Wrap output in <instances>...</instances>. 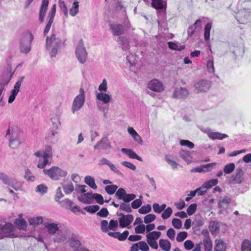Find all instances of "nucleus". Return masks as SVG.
Segmentation results:
<instances>
[{"instance_id": "obj_1", "label": "nucleus", "mask_w": 251, "mask_h": 251, "mask_svg": "<svg viewBox=\"0 0 251 251\" xmlns=\"http://www.w3.org/2000/svg\"><path fill=\"white\" fill-rule=\"evenodd\" d=\"M118 226L117 220H111L108 223L107 220H103L100 223V229L102 232L106 233L109 236L118 239L120 241H124L127 238L129 232L127 230L122 233L116 232Z\"/></svg>"}, {"instance_id": "obj_2", "label": "nucleus", "mask_w": 251, "mask_h": 251, "mask_svg": "<svg viewBox=\"0 0 251 251\" xmlns=\"http://www.w3.org/2000/svg\"><path fill=\"white\" fill-rule=\"evenodd\" d=\"M46 43L47 50H50V56L51 57H55L60 47L61 39L57 37L54 33H52L50 37H47Z\"/></svg>"}, {"instance_id": "obj_3", "label": "nucleus", "mask_w": 251, "mask_h": 251, "mask_svg": "<svg viewBox=\"0 0 251 251\" xmlns=\"http://www.w3.org/2000/svg\"><path fill=\"white\" fill-rule=\"evenodd\" d=\"M43 172L51 179L55 180H59L60 177H65L67 175V171L56 166L52 167L48 170L44 169Z\"/></svg>"}, {"instance_id": "obj_4", "label": "nucleus", "mask_w": 251, "mask_h": 251, "mask_svg": "<svg viewBox=\"0 0 251 251\" xmlns=\"http://www.w3.org/2000/svg\"><path fill=\"white\" fill-rule=\"evenodd\" d=\"M84 90L82 88L79 89V94L74 100L72 105L71 111L73 114L79 111L83 106L85 97Z\"/></svg>"}, {"instance_id": "obj_5", "label": "nucleus", "mask_w": 251, "mask_h": 251, "mask_svg": "<svg viewBox=\"0 0 251 251\" xmlns=\"http://www.w3.org/2000/svg\"><path fill=\"white\" fill-rule=\"evenodd\" d=\"M33 39V36L31 33L25 34L22 37L20 42V50L21 52L27 53L31 50V43Z\"/></svg>"}, {"instance_id": "obj_6", "label": "nucleus", "mask_w": 251, "mask_h": 251, "mask_svg": "<svg viewBox=\"0 0 251 251\" xmlns=\"http://www.w3.org/2000/svg\"><path fill=\"white\" fill-rule=\"evenodd\" d=\"M76 57L80 63H84L87 59L88 53L84 46L82 40H80L76 46L75 50Z\"/></svg>"}, {"instance_id": "obj_7", "label": "nucleus", "mask_w": 251, "mask_h": 251, "mask_svg": "<svg viewBox=\"0 0 251 251\" xmlns=\"http://www.w3.org/2000/svg\"><path fill=\"white\" fill-rule=\"evenodd\" d=\"M70 229L68 227L60 228L59 227V230L57 233V236L53 238V241L55 242H61L66 240L69 236H71Z\"/></svg>"}, {"instance_id": "obj_8", "label": "nucleus", "mask_w": 251, "mask_h": 251, "mask_svg": "<svg viewBox=\"0 0 251 251\" xmlns=\"http://www.w3.org/2000/svg\"><path fill=\"white\" fill-rule=\"evenodd\" d=\"M211 86V83L209 81L202 79L196 83L194 87L195 91L197 93L205 92L209 90Z\"/></svg>"}, {"instance_id": "obj_9", "label": "nucleus", "mask_w": 251, "mask_h": 251, "mask_svg": "<svg viewBox=\"0 0 251 251\" xmlns=\"http://www.w3.org/2000/svg\"><path fill=\"white\" fill-rule=\"evenodd\" d=\"M24 79V76L20 77L15 84L14 89L11 90V94L8 99V102L9 103H11L15 100L16 96L20 91V89Z\"/></svg>"}, {"instance_id": "obj_10", "label": "nucleus", "mask_w": 251, "mask_h": 251, "mask_svg": "<svg viewBox=\"0 0 251 251\" xmlns=\"http://www.w3.org/2000/svg\"><path fill=\"white\" fill-rule=\"evenodd\" d=\"M127 60L130 64L131 76L137 81V79L135 76L136 75H140L141 71L140 69L135 71L134 70V68L133 67V66L135 65L137 63V60H136L135 56L133 54L127 55Z\"/></svg>"}, {"instance_id": "obj_11", "label": "nucleus", "mask_w": 251, "mask_h": 251, "mask_svg": "<svg viewBox=\"0 0 251 251\" xmlns=\"http://www.w3.org/2000/svg\"><path fill=\"white\" fill-rule=\"evenodd\" d=\"M11 134L9 139V147L12 149H16L21 144L20 133L16 131H12Z\"/></svg>"}, {"instance_id": "obj_12", "label": "nucleus", "mask_w": 251, "mask_h": 251, "mask_svg": "<svg viewBox=\"0 0 251 251\" xmlns=\"http://www.w3.org/2000/svg\"><path fill=\"white\" fill-rule=\"evenodd\" d=\"M119 216H121L119 218V224L121 227H125L129 225L133 220V217L131 214L125 215L122 213L117 212Z\"/></svg>"}, {"instance_id": "obj_13", "label": "nucleus", "mask_w": 251, "mask_h": 251, "mask_svg": "<svg viewBox=\"0 0 251 251\" xmlns=\"http://www.w3.org/2000/svg\"><path fill=\"white\" fill-rule=\"evenodd\" d=\"M148 88L156 92H161L164 89L162 82L157 79H154L150 81L148 83Z\"/></svg>"}, {"instance_id": "obj_14", "label": "nucleus", "mask_w": 251, "mask_h": 251, "mask_svg": "<svg viewBox=\"0 0 251 251\" xmlns=\"http://www.w3.org/2000/svg\"><path fill=\"white\" fill-rule=\"evenodd\" d=\"M189 95V92L186 88L176 87L175 89L173 97L177 99H183L186 98Z\"/></svg>"}, {"instance_id": "obj_15", "label": "nucleus", "mask_w": 251, "mask_h": 251, "mask_svg": "<svg viewBox=\"0 0 251 251\" xmlns=\"http://www.w3.org/2000/svg\"><path fill=\"white\" fill-rule=\"evenodd\" d=\"M202 235L204 236L203 240L205 251H211L212 249V243L209 237V231L207 229L202 230Z\"/></svg>"}, {"instance_id": "obj_16", "label": "nucleus", "mask_w": 251, "mask_h": 251, "mask_svg": "<svg viewBox=\"0 0 251 251\" xmlns=\"http://www.w3.org/2000/svg\"><path fill=\"white\" fill-rule=\"evenodd\" d=\"M111 148L110 142L108 138L106 137L102 138V139L94 146V149H102L106 150Z\"/></svg>"}, {"instance_id": "obj_17", "label": "nucleus", "mask_w": 251, "mask_h": 251, "mask_svg": "<svg viewBox=\"0 0 251 251\" xmlns=\"http://www.w3.org/2000/svg\"><path fill=\"white\" fill-rule=\"evenodd\" d=\"M43 224L50 234H57L59 228L58 224L50 222H44Z\"/></svg>"}, {"instance_id": "obj_18", "label": "nucleus", "mask_w": 251, "mask_h": 251, "mask_svg": "<svg viewBox=\"0 0 251 251\" xmlns=\"http://www.w3.org/2000/svg\"><path fill=\"white\" fill-rule=\"evenodd\" d=\"M14 226L11 223H6L4 225H0V234L2 235L1 238L6 236L13 231Z\"/></svg>"}, {"instance_id": "obj_19", "label": "nucleus", "mask_w": 251, "mask_h": 251, "mask_svg": "<svg viewBox=\"0 0 251 251\" xmlns=\"http://www.w3.org/2000/svg\"><path fill=\"white\" fill-rule=\"evenodd\" d=\"M205 132L207 133L208 137L212 140H222L228 137V135L226 134H223L218 132H212L211 131L210 129L209 128H207Z\"/></svg>"}, {"instance_id": "obj_20", "label": "nucleus", "mask_w": 251, "mask_h": 251, "mask_svg": "<svg viewBox=\"0 0 251 251\" xmlns=\"http://www.w3.org/2000/svg\"><path fill=\"white\" fill-rule=\"evenodd\" d=\"M49 5V0H43L40 9L39 21L42 23L44 21Z\"/></svg>"}, {"instance_id": "obj_21", "label": "nucleus", "mask_w": 251, "mask_h": 251, "mask_svg": "<svg viewBox=\"0 0 251 251\" xmlns=\"http://www.w3.org/2000/svg\"><path fill=\"white\" fill-rule=\"evenodd\" d=\"M23 182L18 181L15 178L10 177L7 185L11 187L16 191H19L22 189L23 187Z\"/></svg>"}, {"instance_id": "obj_22", "label": "nucleus", "mask_w": 251, "mask_h": 251, "mask_svg": "<svg viewBox=\"0 0 251 251\" xmlns=\"http://www.w3.org/2000/svg\"><path fill=\"white\" fill-rule=\"evenodd\" d=\"M209 229L212 235H216L219 233L220 231L219 223L217 221L210 222L209 226Z\"/></svg>"}, {"instance_id": "obj_23", "label": "nucleus", "mask_w": 251, "mask_h": 251, "mask_svg": "<svg viewBox=\"0 0 251 251\" xmlns=\"http://www.w3.org/2000/svg\"><path fill=\"white\" fill-rule=\"evenodd\" d=\"M110 26L114 35H120L125 32V29L121 25H111Z\"/></svg>"}, {"instance_id": "obj_24", "label": "nucleus", "mask_w": 251, "mask_h": 251, "mask_svg": "<svg viewBox=\"0 0 251 251\" xmlns=\"http://www.w3.org/2000/svg\"><path fill=\"white\" fill-rule=\"evenodd\" d=\"M118 44L121 46L123 50L127 51L129 49V45L126 37H120L117 39Z\"/></svg>"}, {"instance_id": "obj_25", "label": "nucleus", "mask_w": 251, "mask_h": 251, "mask_svg": "<svg viewBox=\"0 0 251 251\" xmlns=\"http://www.w3.org/2000/svg\"><path fill=\"white\" fill-rule=\"evenodd\" d=\"M96 98L97 100L102 101L104 103L107 104L109 102L111 97L106 93L100 92L97 94Z\"/></svg>"}, {"instance_id": "obj_26", "label": "nucleus", "mask_w": 251, "mask_h": 251, "mask_svg": "<svg viewBox=\"0 0 251 251\" xmlns=\"http://www.w3.org/2000/svg\"><path fill=\"white\" fill-rule=\"evenodd\" d=\"M214 251H226V246L225 243L221 239H216L215 242Z\"/></svg>"}, {"instance_id": "obj_27", "label": "nucleus", "mask_w": 251, "mask_h": 251, "mask_svg": "<svg viewBox=\"0 0 251 251\" xmlns=\"http://www.w3.org/2000/svg\"><path fill=\"white\" fill-rule=\"evenodd\" d=\"M151 6L156 9L166 8V3L162 0H151Z\"/></svg>"}, {"instance_id": "obj_28", "label": "nucleus", "mask_w": 251, "mask_h": 251, "mask_svg": "<svg viewBox=\"0 0 251 251\" xmlns=\"http://www.w3.org/2000/svg\"><path fill=\"white\" fill-rule=\"evenodd\" d=\"M121 151L128 156L130 158L136 159L141 161V157L137 155L133 151L129 149L122 148Z\"/></svg>"}, {"instance_id": "obj_29", "label": "nucleus", "mask_w": 251, "mask_h": 251, "mask_svg": "<svg viewBox=\"0 0 251 251\" xmlns=\"http://www.w3.org/2000/svg\"><path fill=\"white\" fill-rule=\"evenodd\" d=\"M231 199L229 197H225L220 199L218 202V206L220 208H226L231 202Z\"/></svg>"}, {"instance_id": "obj_30", "label": "nucleus", "mask_w": 251, "mask_h": 251, "mask_svg": "<svg viewBox=\"0 0 251 251\" xmlns=\"http://www.w3.org/2000/svg\"><path fill=\"white\" fill-rule=\"evenodd\" d=\"M159 245L161 249L164 251H169L171 250V244L168 240L160 239Z\"/></svg>"}, {"instance_id": "obj_31", "label": "nucleus", "mask_w": 251, "mask_h": 251, "mask_svg": "<svg viewBox=\"0 0 251 251\" xmlns=\"http://www.w3.org/2000/svg\"><path fill=\"white\" fill-rule=\"evenodd\" d=\"M14 224L19 229L24 230L27 226L26 222L23 218H16L14 221Z\"/></svg>"}, {"instance_id": "obj_32", "label": "nucleus", "mask_w": 251, "mask_h": 251, "mask_svg": "<svg viewBox=\"0 0 251 251\" xmlns=\"http://www.w3.org/2000/svg\"><path fill=\"white\" fill-rule=\"evenodd\" d=\"M71 244L72 247L78 248L80 246V242L76 235L72 233L71 236Z\"/></svg>"}, {"instance_id": "obj_33", "label": "nucleus", "mask_w": 251, "mask_h": 251, "mask_svg": "<svg viewBox=\"0 0 251 251\" xmlns=\"http://www.w3.org/2000/svg\"><path fill=\"white\" fill-rule=\"evenodd\" d=\"M84 181L86 184L89 185L92 189H97V186L95 184V179L93 177L89 176H85Z\"/></svg>"}, {"instance_id": "obj_34", "label": "nucleus", "mask_w": 251, "mask_h": 251, "mask_svg": "<svg viewBox=\"0 0 251 251\" xmlns=\"http://www.w3.org/2000/svg\"><path fill=\"white\" fill-rule=\"evenodd\" d=\"M51 164V161L49 160V159L47 158H41L39 159L37 167L40 169L44 168L48 164L50 165Z\"/></svg>"}, {"instance_id": "obj_35", "label": "nucleus", "mask_w": 251, "mask_h": 251, "mask_svg": "<svg viewBox=\"0 0 251 251\" xmlns=\"http://www.w3.org/2000/svg\"><path fill=\"white\" fill-rule=\"evenodd\" d=\"M168 45L170 49L176 50L180 51L185 48L184 46L180 45L173 42H169Z\"/></svg>"}, {"instance_id": "obj_36", "label": "nucleus", "mask_w": 251, "mask_h": 251, "mask_svg": "<svg viewBox=\"0 0 251 251\" xmlns=\"http://www.w3.org/2000/svg\"><path fill=\"white\" fill-rule=\"evenodd\" d=\"M62 188L66 194L71 193L74 190V187L72 182L68 183L67 184L62 185Z\"/></svg>"}, {"instance_id": "obj_37", "label": "nucleus", "mask_w": 251, "mask_h": 251, "mask_svg": "<svg viewBox=\"0 0 251 251\" xmlns=\"http://www.w3.org/2000/svg\"><path fill=\"white\" fill-rule=\"evenodd\" d=\"M43 218L41 216L34 217L29 219V224L30 225L36 226L43 223Z\"/></svg>"}, {"instance_id": "obj_38", "label": "nucleus", "mask_w": 251, "mask_h": 251, "mask_svg": "<svg viewBox=\"0 0 251 251\" xmlns=\"http://www.w3.org/2000/svg\"><path fill=\"white\" fill-rule=\"evenodd\" d=\"M212 27L211 24L210 23H207L205 26L204 28V39L207 42L209 41L210 38V30Z\"/></svg>"}, {"instance_id": "obj_39", "label": "nucleus", "mask_w": 251, "mask_h": 251, "mask_svg": "<svg viewBox=\"0 0 251 251\" xmlns=\"http://www.w3.org/2000/svg\"><path fill=\"white\" fill-rule=\"evenodd\" d=\"M161 234V233L160 231H152L149 232L146 236L147 239L156 240L160 237Z\"/></svg>"}, {"instance_id": "obj_40", "label": "nucleus", "mask_w": 251, "mask_h": 251, "mask_svg": "<svg viewBox=\"0 0 251 251\" xmlns=\"http://www.w3.org/2000/svg\"><path fill=\"white\" fill-rule=\"evenodd\" d=\"M24 177L27 181L31 182L34 181L36 179L35 176L33 175H32L31 172L28 169H25Z\"/></svg>"}, {"instance_id": "obj_41", "label": "nucleus", "mask_w": 251, "mask_h": 251, "mask_svg": "<svg viewBox=\"0 0 251 251\" xmlns=\"http://www.w3.org/2000/svg\"><path fill=\"white\" fill-rule=\"evenodd\" d=\"M241 251H251V243L249 240H245L242 242Z\"/></svg>"}, {"instance_id": "obj_42", "label": "nucleus", "mask_w": 251, "mask_h": 251, "mask_svg": "<svg viewBox=\"0 0 251 251\" xmlns=\"http://www.w3.org/2000/svg\"><path fill=\"white\" fill-rule=\"evenodd\" d=\"M52 156V148L50 146H47L43 154V157L51 158Z\"/></svg>"}, {"instance_id": "obj_43", "label": "nucleus", "mask_w": 251, "mask_h": 251, "mask_svg": "<svg viewBox=\"0 0 251 251\" xmlns=\"http://www.w3.org/2000/svg\"><path fill=\"white\" fill-rule=\"evenodd\" d=\"M78 2L75 1L73 3V6L71 9L70 10V14L72 16H75L78 12Z\"/></svg>"}, {"instance_id": "obj_44", "label": "nucleus", "mask_w": 251, "mask_h": 251, "mask_svg": "<svg viewBox=\"0 0 251 251\" xmlns=\"http://www.w3.org/2000/svg\"><path fill=\"white\" fill-rule=\"evenodd\" d=\"M48 189V187L46 185L44 184H41L36 187V192L43 195L47 192Z\"/></svg>"}, {"instance_id": "obj_45", "label": "nucleus", "mask_w": 251, "mask_h": 251, "mask_svg": "<svg viewBox=\"0 0 251 251\" xmlns=\"http://www.w3.org/2000/svg\"><path fill=\"white\" fill-rule=\"evenodd\" d=\"M173 210L170 207H168L161 214V217L163 219H168L172 214Z\"/></svg>"}, {"instance_id": "obj_46", "label": "nucleus", "mask_w": 251, "mask_h": 251, "mask_svg": "<svg viewBox=\"0 0 251 251\" xmlns=\"http://www.w3.org/2000/svg\"><path fill=\"white\" fill-rule=\"evenodd\" d=\"M165 159L166 162L171 166L173 169H177L178 164L175 161L171 159L169 156L166 155Z\"/></svg>"}, {"instance_id": "obj_47", "label": "nucleus", "mask_w": 251, "mask_h": 251, "mask_svg": "<svg viewBox=\"0 0 251 251\" xmlns=\"http://www.w3.org/2000/svg\"><path fill=\"white\" fill-rule=\"evenodd\" d=\"M218 180L217 179L215 178V179L209 180L207 181L206 182H205L203 184L204 186L207 189H208L211 188V187L216 185L218 183Z\"/></svg>"}, {"instance_id": "obj_48", "label": "nucleus", "mask_w": 251, "mask_h": 251, "mask_svg": "<svg viewBox=\"0 0 251 251\" xmlns=\"http://www.w3.org/2000/svg\"><path fill=\"white\" fill-rule=\"evenodd\" d=\"M118 188V186L116 185H107L105 187V191L109 195L113 194Z\"/></svg>"}, {"instance_id": "obj_49", "label": "nucleus", "mask_w": 251, "mask_h": 251, "mask_svg": "<svg viewBox=\"0 0 251 251\" xmlns=\"http://www.w3.org/2000/svg\"><path fill=\"white\" fill-rule=\"evenodd\" d=\"M128 132L132 136L134 140L138 141L140 139V136L132 127H129L127 129Z\"/></svg>"}, {"instance_id": "obj_50", "label": "nucleus", "mask_w": 251, "mask_h": 251, "mask_svg": "<svg viewBox=\"0 0 251 251\" xmlns=\"http://www.w3.org/2000/svg\"><path fill=\"white\" fill-rule=\"evenodd\" d=\"M235 169V165L234 163H229L226 165L224 168V171L225 174H230Z\"/></svg>"}, {"instance_id": "obj_51", "label": "nucleus", "mask_w": 251, "mask_h": 251, "mask_svg": "<svg viewBox=\"0 0 251 251\" xmlns=\"http://www.w3.org/2000/svg\"><path fill=\"white\" fill-rule=\"evenodd\" d=\"M126 194V193L125 189L121 188L117 191V192L115 193V196L117 197L118 199L123 200Z\"/></svg>"}, {"instance_id": "obj_52", "label": "nucleus", "mask_w": 251, "mask_h": 251, "mask_svg": "<svg viewBox=\"0 0 251 251\" xmlns=\"http://www.w3.org/2000/svg\"><path fill=\"white\" fill-rule=\"evenodd\" d=\"M156 216L153 214H149L144 218V221L146 224H150L155 220Z\"/></svg>"}, {"instance_id": "obj_53", "label": "nucleus", "mask_w": 251, "mask_h": 251, "mask_svg": "<svg viewBox=\"0 0 251 251\" xmlns=\"http://www.w3.org/2000/svg\"><path fill=\"white\" fill-rule=\"evenodd\" d=\"M100 209V206L97 205H91L86 206L84 208V209L88 212L94 213L98 211Z\"/></svg>"}, {"instance_id": "obj_54", "label": "nucleus", "mask_w": 251, "mask_h": 251, "mask_svg": "<svg viewBox=\"0 0 251 251\" xmlns=\"http://www.w3.org/2000/svg\"><path fill=\"white\" fill-rule=\"evenodd\" d=\"M190 152L186 150H181L179 152V156L185 161H190L189 157H190Z\"/></svg>"}, {"instance_id": "obj_55", "label": "nucleus", "mask_w": 251, "mask_h": 251, "mask_svg": "<svg viewBox=\"0 0 251 251\" xmlns=\"http://www.w3.org/2000/svg\"><path fill=\"white\" fill-rule=\"evenodd\" d=\"M120 209L128 213L132 211L130 204L126 202H122L120 204Z\"/></svg>"}, {"instance_id": "obj_56", "label": "nucleus", "mask_w": 251, "mask_h": 251, "mask_svg": "<svg viewBox=\"0 0 251 251\" xmlns=\"http://www.w3.org/2000/svg\"><path fill=\"white\" fill-rule=\"evenodd\" d=\"M187 237V233L185 231H181L178 233L176 238L178 242L184 241Z\"/></svg>"}, {"instance_id": "obj_57", "label": "nucleus", "mask_w": 251, "mask_h": 251, "mask_svg": "<svg viewBox=\"0 0 251 251\" xmlns=\"http://www.w3.org/2000/svg\"><path fill=\"white\" fill-rule=\"evenodd\" d=\"M180 144L182 146H186L189 149H193L194 148V144L187 140H181L180 141Z\"/></svg>"}, {"instance_id": "obj_58", "label": "nucleus", "mask_w": 251, "mask_h": 251, "mask_svg": "<svg viewBox=\"0 0 251 251\" xmlns=\"http://www.w3.org/2000/svg\"><path fill=\"white\" fill-rule=\"evenodd\" d=\"M172 223L174 227L176 229H180L182 227V222L178 218H174L172 220Z\"/></svg>"}, {"instance_id": "obj_59", "label": "nucleus", "mask_w": 251, "mask_h": 251, "mask_svg": "<svg viewBox=\"0 0 251 251\" xmlns=\"http://www.w3.org/2000/svg\"><path fill=\"white\" fill-rule=\"evenodd\" d=\"M93 199H95L96 202L100 204H103L104 203L103 198L100 194L95 193L93 195Z\"/></svg>"}, {"instance_id": "obj_60", "label": "nucleus", "mask_w": 251, "mask_h": 251, "mask_svg": "<svg viewBox=\"0 0 251 251\" xmlns=\"http://www.w3.org/2000/svg\"><path fill=\"white\" fill-rule=\"evenodd\" d=\"M207 70L209 73H214L215 68L214 66V62L212 60H209L207 61Z\"/></svg>"}, {"instance_id": "obj_61", "label": "nucleus", "mask_w": 251, "mask_h": 251, "mask_svg": "<svg viewBox=\"0 0 251 251\" xmlns=\"http://www.w3.org/2000/svg\"><path fill=\"white\" fill-rule=\"evenodd\" d=\"M64 197L60 187H58L56 190V193L55 195L54 200L60 203V200Z\"/></svg>"}, {"instance_id": "obj_62", "label": "nucleus", "mask_w": 251, "mask_h": 251, "mask_svg": "<svg viewBox=\"0 0 251 251\" xmlns=\"http://www.w3.org/2000/svg\"><path fill=\"white\" fill-rule=\"evenodd\" d=\"M155 228V225L154 224H149L145 226L144 225L142 224V233L144 232L145 230H146L147 232H149L150 231L154 229Z\"/></svg>"}, {"instance_id": "obj_63", "label": "nucleus", "mask_w": 251, "mask_h": 251, "mask_svg": "<svg viewBox=\"0 0 251 251\" xmlns=\"http://www.w3.org/2000/svg\"><path fill=\"white\" fill-rule=\"evenodd\" d=\"M97 215L100 217L106 218L109 215V212L107 208H102L97 213Z\"/></svg>"}, {"instance_id": "obj_64", "label": "nucleus", "mask_w": 251, "mask_h": 251, "mask_svg": "<svg viewBox=\"0 0 251 251\" xmlns=\"http://www.w3.org/2000/svg\"><path fill=\"white\" fill-rule=\"evenodd\" d=\"M197 204L196 203L191 204L187 208V212L189 215H193L196 211Z\"/></svg>"}]
</instances>
